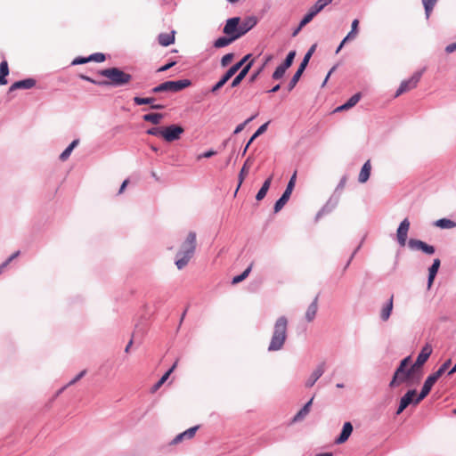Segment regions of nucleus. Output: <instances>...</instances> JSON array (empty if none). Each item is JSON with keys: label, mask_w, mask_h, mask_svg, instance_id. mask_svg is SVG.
Segmentation results:
<instances>
[{"label": "nucleus", "mask_w": 456, "mask_h": 456, "mask_svg": "<svg viewBox=\"0 0 456 456\" xmlns=\"http://www.w3.org/2000/svg\"><path fill=\"white\" fill-rule=\"evenodd\" d=\"M98 74L107 78L98 83L99 86L103 87H122L132 80L131 74L125 72L118 67L101 69L98 71Z\"/></svg>", "instance_id": "obj_1"}, {"label": "nucleus", "mask_w": 456, "mask_h": 456, "mask_svg": "<svg viewBox=\"0 0 456 456\" xmlns=\"http://www.w3.org/2000/svg\"><path fill=\"white\" fill-rule=\"evenodd\" d=\"M196 238V232H190L184 241L182 243L180 249L175 256V265L177 269L182 270L184 268L194 256L197 244Z\"/></svg>", "instance_id": "obj_2"}, {"label": "nucleus", "mask_w": 456, "mask_h": 456, "mask_svg": "<svg viewBox=\"0 0 456 456\" xmlns=\"http://www.w3.org/2000/svg\"><path fill=\"white\" fill-rule=\"evenodd\" d=\"M288 319L285 316L279 317L273 326V331L268 346V351H279L283 347L287 338Z\"/></svg>", "instance_id": "obj_3"}, {"label": "nucleus", "mask_w": 456, "mask_h": 456, "mask_svg": "<svg viewBox=\"0 0 456 456\" xmlns=\"http://www.w3.org/2000/svg\"><path fill=\"white\" fill-rule=\"evenodd\" d=\"M421 376V371H418L412 366L403 370L402 372L399 371V369H395L389 382V387L394 388L401 384H406L407 386L418 384L420 381Z\"/></svg>", "instance_id": "obj_4"}, {"label": "nucleus", "mask_w": 456, "mask_h": 456, "mask_svg": "<svg viewBox=\"0 0 456 456\" xmlns=\"http://www.w3.org/2000/svg\"><path fill=\"white\" fill-rule=\"evenodd\" d=\"M452 364V360H446L436 371L430 374L425 380L422 388L419 394V400L425 399L430 393L435 383L442 377V375L447 370Z\"/></svg>", "instance_id": "obj_5"}, {"label": "nucleus", "mask_w": 456, "mask_h": 456, "mask_svg": "<svg viewBox=\"0 0 456 456\" xmlns=\"http://www.w3.org/2000/svg\"><path fill=\"white\" fill-rule=\"evenodd\" d=\"M250 57V53L246 54L239 61L231 66L220 79L210 88V93L216 94L241 69Z\"/></svg>", "instance_id": "obj_6"}, {"label": "nucleus", "mask_w": 456, "mask_h": 456, "mask_svg": "<svg viewBox=\"0 0 456 456\" xmlns=\"http://www.w3.org/2000/svg\"><path fill=\"white\" fill-rule=\"evenodd\" d=\"M191 85V81L190 79H181L175 81L168 80L153 87L151 90V93L159 94L163 92H179L190 86Z\"/></svg>", "instance_id": "obj_7"}, {"label": "nucleus", "mask_w": 456, "mask_h": 456, "mask_svg": "<svg viewBox=\"0 0 456 456\" xmlns=\"http://www.w3.org/2000/svg\"><path fill=\"white\" fill-rule=\"evenodd\" d=\"M315 47L316 45H312L309 50L306 52V53L305 54L301 63L299 64V67L297 68V70L295 72V74L293 75L292 78L290 79V81L289 82L288 84V91H291L295 88V86H297V82L299 81L302 74L304 73L306 66L308 65V62L315 50Z\"/></svg>", "instance_id": "obj_8"}, {"label": "nucleus", "mask_w": 456, "mask_h": 456, "mask_svg": "<svg viewBox=\"0 0 456 456\" xmlns=\"http://www.w3.org/2000/svg\"><path fill=\"white\" fill-rule=\"evenodd\" d=\"M424 70L425 69H423L422 70L416 71L409 79L402 81L395 94V98L400 96L401 94L411 89L415 88L418 83L419 82Z\"/></svg>", "instance_id": "obj_9"}, {"label": "nucleus", "mask_w": 456, "mask_h": 456, "mask_svg": "<svg viewBox=\"0 0 456 456\" xmlns=\"http://www.w3.org/2000/svg\"><path fill=\"white\" fill-rule=\"evenodd\" d=\"M422 400H419V395H417L416 389L408 390L400 399L396 414H401L410 404L417 405Z\"/></svg>", "instance_id": "obj_10"}, {"label": "nucleus", "mask_w": 456, "mask_h": 456, "mask_svg": "<svg viewBox=\"0 0 456 456\" xmlns=\"http://www.w3.org/2000/svg\"><path fill=\"white\" fill-rule=\"evenodd\" d=\"M331 2L332 0H317L315 4L313 6H311L308 12L302 18L301 26H305L306 24H308L315 15H317L321 11H322Z\"/></svg>", "instance_id": "obj_11"}, {"label": "nucleus", "mask_w": 456, "mask_h": 456, "mask_svg": "<svg viewBox=\"0 0 456 456\" xmlns=\"http://www.w3.org/2000/svg\"><path fill=\"white\" fill-rule=\"evenodd\" d=\"M183 132L184 129L182 126L172 124L170 126L163 127L162 137L167 142H174L175 140H178Z\"/></svg>", "instance_id": "obj_12"}, {"label": "nucleus", "mask_w": 456, "mask_h": 456, "mask_svg": "<svg viewBox=\"0 0 456 456\" xmlns=\"http://www.w3.org/2000/svg\"><path fill=\"white\" fill-rule=\"evenodd\" d=\"M433 352L432 346L429 343H427L420 350L419 354L417 356L415 362L411 365L418 371H421V368L427 362L428 358L430 357Z\"/></svg>", "instance_id": "obj_13"}, {"label": "nucleus", "mask_w": 456, "mask_h": 456, "mask_svg": "<svg viewBox=\"0 0 456 456\" xmlns=\"http://www.w3.org/2000/svg\"><path fill=\"white\" fill-rule=\"evenodd\" d=\"M340 195L339 194H332L330 198L328 200L326 204L317 212L315 216V220H319L324 215H327L332 212L338 204Z\"/></svg>", "instance_id": "obj_14"}, {"label": "nucleus", "mask_w": 456, "mask_h": 456, "mask_svg": "<svg viewBox=\"0 0 456 456\" xmlns=\"http://www.w3.org/2000/svg\"><path fill=\"white\" fill-rule=\"evenodd\" d=\"M410 221L404 218L399 224L396 231V240L401 247H404L407 242L408 232L410 229Z\"/></svg>", "instance_id": "obj_15"}, {"label": "nucleus", "mask_w": 456, "mask_h": 456, "mask_svg": "<svg viewBox=\"0 0 456 456\" xmlns=\"http://www.w3.org/2000/svg\"><path fill=\"white\" fill-rule=\"evenodd\" d=\"M408 246L411 249L421 250L427 255H433L436 251L434 246L428 245V243L417 239H410L408 241Z\"/></svg>", "instance_id": "obj_16"}, {"label": "nucleus", "mask_w": 456, "mask_h": 456, "mask_svg": "<svg viewBox=\"0 0 456 456\" xmlns=\"http://www.w3.org/2000/svg\"><path fill=\"white\" fill-rule=\"evenodd\" d=\"M240 17H232L228 19L223 28V33L230 37L236 36L240 31Z\"/></svg>", "instance_id": "obj_17"}, {"label": "nucleus", "mask_w": 456, "mask_h": 456, "mask_svg": "<svg viewBox=\"0 0 456 456\" xmlns=\"http://www.w3.org/2000/svg\"><path fill=\"white\" fill-rule=\"evenodd\" d=\"M200 427V425H196V426L191 427V428H188L187 430L178 434L170 442V445L178 444L181 442H183V440H191V439H192L195 436L196 432L199 430Z\"/></svg>", "instance_id": "obj_18"}, {"label": "nucleus", "mask_w": 456, "mask_h": 456, "mask_svg": "<svg viewBox=\"0 0 456 456\" xmlns=\"http://www.w3.org/2000/svg\"><path fill=\"white\" fill-rule=\"evenodd\" d=\"M326 369L325 362L319 363L305 381V387H312L316 381L323 375Z\"/></svg>", "instance_id": "obj_19"}, {"label": "nucleus", "mask_w": 456, "mask_h": 456, "mask_svg": "<svg viewBox=\"0 0 456 456\" xmlns=\"http://www.w3.org/2000/svg\"><path fill=\"white\" fill-rule=\"evenodd\" d=\"M257 23V20L255 16H249L244 19L241 22L240 21V31L236 35L238 39L247 34L252 29Z\"/></svg>", "instance_id": "obj_20"}, {"label": "nucleus", "mask_w": 456, "mask_h": 456, "mask_svg": "<svg viewBox=\"0 0 456 456\" xmlns=\"http://www.w3.org/2000/svg\"><path fill=\"white\" fill-rule=\"evenodd\" d=\"M253 60L246 62L241 69L238 71V74L235 76V77L232 79L231 83V87H237L241 81L246 77L248 71L250 70L251 67L253 66Z\"/></svg>", "instance_id": "obj_21"}, {"label": "nucleus", "mask_w": 456, "mask_h": 456, "mask_svg": "<svg viewBox=\"0 0 456 456\" xmlns=\"http://www.w3.org/2000/svg\"><path fill=\"white\" fill-rule=\"evenodd\" d=\"M353 430L352 423L349 421L345 422L339 436L335 439V444H341L346 443L352 435Z\"/></svg>", "instance_id": "obj_22"}, {"label": "nucleus", "mask_w": 456, "mask_h": 456, "mask_svg": "<svg viewBox=\"0 0 456 456\" xmlns=\"http://www.w3.org/2000/svg\"><path fill=\"white\" fill-rule=\"evenodd\" d=\"M270 121H267L265 122V124L261 125L257 129L256 131L252 134V136L249 138V140L248 141V142L246 143L245 147L243 148V150L241 151L240 152V155L243 157L247 151L248 150L249 146L252 144V142H254V141L258 137L260 136L261 134H263L266 130H267V127H268V125H269Z\"/></svg>", "instance_id": "obj_23"}, {"label": "nucleus", "mask_w": 456, "mask_h": 456, "mask_svg": "<svg viewBox=\"0 0 456 456\" xmlns=\"http://www.w3.org/2000/svg\"><path fill=\"white\" fill-rule=\"evenodd\" d=\"M291 189L286 187L285 191L281 194V196L276 200L273 206V211L274 213H278L282 209V208L285 206V204L289 201L290 195L292 193Z\"/></svg>", "instance_id": "obj_24"}, {"label": "nucleus", "mask_w": 456, "mask_h": 456, "mask_svg": "<svg viewBox=\"0 0 456 456\" xmlns=\"http://www.w3.org/2000/svg\"><path fill=\"white\" fill-rule=\"evenodd\" d=\"M441 265V261L439 258L434 259L432 265L428 268V289H430L434 280L438 273L439 267Z\"/></svg>", "instance_id": "obj_25"}, {"label": "nucleus", "mask_w": 456, "mask_h": 456, "mask_svg": "<svg viewBox=\"0 0 456 456\" xmlns=\"http://www.w3.org/2000/svg\"><path fill=\"white\" fill-rule=\"evenodd\" d=\"M318 311V296L314 297V299L312 301V303L308 305L306 312H305V320L308 322H311L314 320L316 314Z\"/></svg>", "instance_id": "obj_26"}, {"label": "nucleus", "mask_w": 456, "mask_h": 456, "mask_svg": "<svg viewBox=\"0 0 456 456\" xmlns=\"http://www.w3.org/2000/svg\"><path fill=\"white\" fill-rule=\"evenodd\" d=\"M175 31L172 30L170 33H160L158 36V42L162 46H168L175 42Z\"/></svg>", "instance_id": "obj_27"}, {"label": "nucleus", "mask_w": 456, "mask_h": 456, "mask_svg": "<svg viewBox=\"0 0 456 456\" xmlns=\"http://www.w3.org/2000/svg\"><path fill=\"white\" fill-rule=\"evenodd\" d=\"M314 397H312L298 411L297 413L293 417L292 421L293 422H298L301 421L305 418V416L309 413L311 405L313 403Z\"/></svg>", "instance_id": "obj_28"}, {"label": "nucleus", "mask_w": 456, "mask_h": 456, "mask_svg": "<svg viewBox=\"0 0 456 456\" xmlns=\"http://www.w3.org/2000/svg\"><path fill=\"white\" fill-rule=\"evenodd\" d=\"M238 37L236 36L230 37V36H224L220 37L216 40L214 41L213 45L215 48H223L229 45H231L232 42L236 41Z\"/></svg>", "instance_id": "obj_29"}, {"label": "nucleus", "mask_w": 456, "mask_h": 456, "mask_svg": "<svg viewBox=\"0 0 456 456\" xmlns=\"http://www.w3.org/2000/svg\"><path fill=\"white\" fill-rule=\"evenodd\" d=\"M253 161V159L249 156L248 157V159H246L244 165L242 166L240 171V174L238 175V180H239V184L237 186V189L235 191V194L237 193L239 188L240 187L241 183H243L244 179H245V176L247 175L248 172V167H249V164L252 163Z\"/></svg>", "instance_id": "obj_30"}, {"label": "nucleus", "mask_w": 456, "mask_h": 456, "mask_svg": "<svg viewBox=\"0 0 456 456\" xmlns=\"http://www.w3.org/2000/svg\"><path fill=\"white\" fill-rule=\"evenodd\" d=\"M370 170H371L370 162V160H367L362 167V169H361L359 176H358V181L362 183L367 182L370 175Z\"/></svg>", "instance_id": "obj_31"}, {"label": "nucleus", "mask_w": 456, "mask_h": 456, "mask_svg": "<svg viewBox=\"0 0 456 456\" xmlns=\"http://www.w3.org/2000/svg\"><path fill=\"white\" fill-rule=\"evenodd\" d=\"M393 310V296L389 298V300L383 305L380 311V319L383 322H387L392 313Z\"/></svg>", "instance_id": "obj_32"}, {"label": "nucleus", "mask_w": 456, "mask_h": 456, "mask_svg": "<svg viewBox=\"0 0 456 456\" xmlns=\"http://www.w3.org/2000/svg\"><path fill=\"white\" fill-rule=\"evenodd\" d=\"M176 362L171 366V368H169L166 372L165 374L159 379V381L154 384V386L152 387L151 390L152 392H156L157 390H159L160 388V387L167 380V379L169 378L170 374L174 371V370L175 369L176 367Z\"/></svg>", "instance_id": "obj_33"}, {"label": "nucleus", "mask_w": 456, "mask_h": 456, "mask_svg": "<svg viewBox=\"0 0 456 456\" xmlns=\"http://www.w3.org/2000/svg\"><path fill=\"white\" fill-rule=\"evenodd\" d=\"M164 115L159 112L147 113L142 116V119L147 122H151L154 125L159 124Z\"/></svg>", "instance_id": "obj_34"}, {"label": "nucleus", "mask_w": 456, "mask_h": 456, "mask_svg": "<svg viewBox=\"0 0 456 456\" xmlns=\"http://www.w3.org/2000/svg\"><path fill=\"white\" fill-rule=\"evenodd\" d=\"M9 75V67L5 60L0 63V86L7 84L6 77Z\"/></svg>", "instance_id": "obj_35"}, {"label": "nucleus", "mask_w": 456, "mask_h": 456, "mask_svg": "<svg viewBox=\"0 0 456 456\" xmlns=\"http://www.w3.org/2000/svg\"><path fill=\"white\" fill-rule=\"evenodd\" d=\"M435 225L441 229H452L456 227V223L448 218H441L435 222Z\"/></svg>", "instance_id": "obj_36"}, {"label": "nucleus", "mask_w": 456, "mask_h": 456, "mask_svg": "<svg viewBox=\"0 0 456 456\" xmlns=\"http://www.w3.org/2000/svg\"><path fill=\"white\" fill-rule=\"evenodd\" d=\"M20 89H30L37 84V80L33 77H28L18 81Z\"/></svg>", "instance_id": "obj_37"}, {"label": "nucleus", "mask_w": 456, "mask_h": 456, "mask_svg": "<svg viewBox=\"0 0 456 456\" xmlns=\"http://www.w3.org/2000/svg\"><path fill=\"white\" fill-rule=\"evenodd\" d=\"M359 20L357 19L352 21L351 31L344 37V42L348 41L351 38H354L358 33Z\"/></svg>", "instance_id": "obj_38"}, {"label": "nucleus", "mask_w": 456, "mask_h": 456, "mask_svg": "<svg viewBox=\"0 0 456 456\" xmlns=\"http://www.w3.org/2000/svg\"><path fill=\"white\" fill-rule=\"evenodd\" d=\"M289 68H287L286 66H284L283 64H281L279 65L275 70L273 71V75H272V78L273 80H280L281 79L285 73H286V70L288 69Z\"/></svg>", "instance_id": "obj_39"}, {"label": "nucleus", "mask_w": 456, "mask_h": 456, "mask_svg": "<svg viewBox=\"0 0 456 456\" xmlns=\"http://www.w3.org/2000/svg\"><path fill=\"white\" fill-rule=\"evenodd\" d=\"M155 98L154 97H140V96H135L134 97L133 101L134 102L135 105H146V104H149L151 106V104L155 102Z\"/></svg>", "instance_id": "obj_40"}, {"label": "nucleus", "mask_w": 456, "mask_h": 456, "mask_svg": "<svg viewBox=\"0 0 456 456\" xmlns=\"http://www.w3.org/2000/svg\"><path fill=\"white\" fill-rule=\"evenodd\" d=\"M437 0H422L426 18L428 19Z\"/></svg>", "instance_id": "obj_41"}, {"label": "nucleus", "mask_w": 456, "mask_h": 456, "mask_svg": "<svg viewBox=\"0 0 456 456\" xmlns=\"http://www.w3.org/2000/svg\"><path fill=\"white\" fill-rule=\"evenodd\" d=\"M250 271H251V265L248 266V268H246L240 274L234 276L232 280V283L238 284V283L241 282L248 276Z\"/></svg>", "instance_id": "obj_42"}, {"label": "nucleus", "mask_w": 456, "mask_h": 456, "mask_svg": "<svg viewBox=\"0 0 456 456\" xmlns=\"http://www.w3.org/2000/svg\"><path fill=\"white\" fill-rule=\"evenodd\" d=\"M362 94L356 93L354 95H352L346 102L345 106H346L348 109L353 108L357 104V102L361 100Z\"/></svg>", "instance_id": "obj_43"}, {"label": "nucleus", "mask_w": 456, "mask_h": 456, "mask_svg": "<svg viewBox=\"0 0 456 456\" xmlns=\"http://www.w3.org/2000/svg\"><path fill=\"white\" fill-rule=\"evenodd\" d=\"M256 116H257V113L252 115L251 117L247 118L243 123L238 125L233 131V134H240L248 123H250L256 118Z\"/></svg>", "instance_id": "obj_44"}, {"label": "nucleus", "mask_w": 456, "mask_h": 456, "mask_svg": "<svg viewBox=\"0 0 456 456\" xmlns=\"http://www.w3.org/2000/svg\"><path fill=\"white\" fill-rule=\"evenodd\" d=\"M295 56H296V51L293 50V51H290L285 60L282 61L281 64H283L284 66H286L287 68H290V66L292 65L293 61H294V59H295Z\"/></svg>", "instance_id": "obj_45"}, {"label": "nucleus", "mask_w": 456, "mask_h": 456, "mask_svg": "<svg viewBox=\"0 0 456 456\" xmlns=\"http://www.w3.org/2000/svg\"><path fill=\"white\" fill-rule=\"evenodd\" d=\"M233 58H234V53H232L224 54L220 61L221 66L223 68L227 67L232 61Z\"/></svg>", "instance_id": "obj_46"}, {"label": "nucleus", "mask_w": 456, "mask_h": 456, "mask_svg": "<svg viewBox=\"0 0 456 456\" xmlns=\"http://www.w3.org/2000/svg\"><path fill=\"white\" fill-rule=\"evenodd\" d=\"M106 60V56L102 53H94L89 55V61L102 62Z\"/></svg>", "instance_id": "obj_47"}, {"label": "nucleus", "mask_w": 456, "mask_h": 456, "mask_svg": "<svg viewBox=\"0 0 456 456\" xmlns=\"http://www.w3.org/2000/svg\"><path fill=\"white\" fill-rule=\"evenodd\" d=\"M411 361V356L404 357L403 360L400 361L399 365L396 369H399V371L402 372L404 369H409V364Z\"/></svg>", "instance_id": "obj_48"}, {"label": "nucleus", "mask_w": 456, "mask_h": 456, "mask_svg": "<svg viewBox=\"0 0 456 456\" xmlns=\"http://www.w3.org/2000/svg\"><path fill=\"white\" fill-rule=\"evenodd\" d=\"M265 69V64H263L261 67H259L256 70H255L248 78V83L252 84L254 83L257 77L260 76V74L263 72Z\"/></svg>", "instance_id": "obj_49"}, {"label": "nucleus", "mask_w": 456, "mask_h": 456, "mask_svg": "<svg viewBox=\"0 0 456 456\" xmlns=\"http://www.w3.org/2000/svg\"><path fill=\"white\" fill-rule=\"evenodd\" d=\"M89 62V56L87 57H84V56H78V57H76L72 61H71V65L72 66H76V65H81V64H86Z\"/></svg>", "instance_id": "obj_50"}, {"label": "nucleus", "mask_w": 456, "mask_h": 456, "mask_svg": "<svg viewBox=\"0 0 456 456\" xmlns=\"http://www.w3.org/2000/svg\"><path fill=\"white\" fill-rule=\"evenodd\" d=\"M162 131H163V127L155 126V127L149 128L146 131V133L148 134L154 135V136H162Z\"/></svg>", "instance_id": "obj_51"}, {"label": "nucleus", "mask_w": 456, "mask_h": 456, "mask_svg": "<svg viewBox=\"0 0 456 456\" xmlns=\"http://www.w3.org/2000/svg\"><path fill=\"white\" fill-rule=\"evenodd\" d=\"M86 374V370H81L74 379H72L67 386H72L76 384L78 380H80Z\"/></svg>", "instance_id": "obj_52"}, {"label": "nucleus", "mask_w": 456, "mask_h": 456, "mask_svg": "<svg viewBox=\"0 0 456 456\" xmlns=\"http://www.w3.org/2000/svg\"><path fill=\"white\" fill-rule=\"evenodd\" d=\"M175 64H176V62L175 61H171L167 62V64L159 67L158 69V72H165V71L168 70L169 69H171Z\"/></svg>", "instance_id": "obj_53"}, {"label": "nucleus", "mask_w": 456, "mask_h": 456, "mask_svg": "<svg viewBox=\"0 0 456 456\" xmlns=\"http://www.w3.org/2000/svg\"><path fill=\"white\" fill-rule=\"evenodd\" d=\"M71 152H72V150H70L69 147H67V148H66V149H65V150L61 153V155H60V159H61V161H65V160H67V159L69 158V156H70Z\"/></svg>", "instance_id": "obj_54"}, {"label": "nucleus", "mask_w": 456, "mask_h": 456, "mask_svg": "<svg viewBox=\"0 0 456 456\" xmlns=\"http://www.w3.org/2000/svg\"><path fill=\"white\" fill-rule=\"evenodd\" d=\"M79 77L82 79V80H85V81H87L89 83H92L94 85H96L98 86V83L102 82V80H95L86 75H84V74H80L79 75Z\"/></svg>", "instance_id": "obj_55"}, {"label": "nucleus", "mask_w": 456, "mask_h": 456, "mask_svg": "<svg viewBox=\"0 0 456 456\" xmlns=\"http://www.w3.org/2000/svg\"><path fill=\"white\" fill-rule=\"evenodd\" d=\"M217 152L214 150H208L205 152H203L202 154L199 155L198 156V159H200L202 158H211L213 156H215Z\"/></svg>", "instance_id": "obj_56"}, {"label": "nucleus", "mask_w": 456, "mask_h": 456, "mask_svg": "<svg viewBox=\"0 0 456 456\" xmlns=\"http://www.w3.org/2000/svg\"><path fill=\"white\" fill-rule=\"evenodd\" d=\"M267 191H265L264 188H260L256 195V200L257 201L262 200L266 196Z\"/></svg>", "instance_id": "obj_57"}, {"label": "nucleus", "mask_w": 456, "mask_h": 456, "mask_svg": "<svg viewBox=\"0 0 456 456\" xmlns=\"http://www.w3.org/2000/svg\"><path fill=\"white\" fill-rule=\"evenodd\" d=\"M346 178L345 176L342 177V179L339 181L338 184L337 185V188L333 194H338V191L343 190V188L345 187V184H346Z\"/></svg>", "instance_id": "obj_58"}, {"label": "nucleus", "mask_w": 456, "mask_h": 456, "mask_svg": "<svg viewBox=\"0 0 456 456\" xmlns=\"http://www.w3.org/2000/svg\"><path fill=\"white\" fill-rule=\"evenodd\" d=\"M20 255V251L14 252L12 255H11L3 264L4 266L7 267V265L15 259Z\"/></svg>", "instance_id": "obj_59"}, {"label": "nucleus", "mask_w": 456, "mask_h": 456, "mask_svg": "<svg viewBox=\"0 0 456 456\" xmlns=\"http://www.w3.org/2000/svg\"><path fill=\"white\" fill-rule=\"evenodd\" d=\"M296 178H297V172H295V173L292 175V176L290 177V179H289V183H288V184H287V186H286V187H288V188H289V189L293 190V189H294V187H295V183H296Z\"/></svg>", "instance_id": "obj_60"}, {"label": "nucleus", "mask_w": 456, "mask_h": 456, "mask_svg": "<svg viewBox=\"0 0 456 456\" xmlns=\"http://www.w3.org/2000/svg\"><path fill=\"white\" fill-rule=\"evenodd\" d=\"M272 180H273V175H270L267 179H265V181L263 183L261 187L268 191V190L271 186V183H272Z\"/></svg>", "instance_id": "obj_61"}, {"label": "nucleus", "mask_w": 456, "mask_h": 456, "mask_svg": "<svg viewBox=\"0 0 456 456\" xmlns=\"http://www.w3.org/2000/svg\"><path fill=\"white\" fill-rule=\"evenodd\" d=\"M446 53H452L456 51V43L448 45L444 49Z\"/></svg>", "instance_id": "obj_62"}, {"label": "nucleus", "mask_w": 456, "mask_h": 456, "mask_svg": "<svg viewBox=\"0 0 456 456\" xmlns=\"http://www.w3.org/2000/svg\"><path fill=\"white\" fill-rule=\"evenodd\" d=\"M360 248H361V244H360V245H358V247H357V248L354 250V252L352 253L351 256L349 257V259H348L347 263H346V265H345V269H346V268L349 266V265H350L351 261L353 260V258L354 257L355 254H356V253H357V251L360 249Z\"/></svg>", "instance_id": "obj_63"}, {"label": "nucleus", "mask_w": 456, "mask_h": 456, "mask_svg": "<svg viewBox=\"0 0 456 456\" xmlns=\"http://www.w3.org/2000/svg\"><path fill=\"white\" fill-rule=\"evenodd\" d=\"M78 143H79V140H78V139H75V140H73V141L69 143V145L68 147H69L70 150H72V151H73V150H74V149L78 145Z\"/></svg>", "instance_id": "obj_64"}]
</instances>
